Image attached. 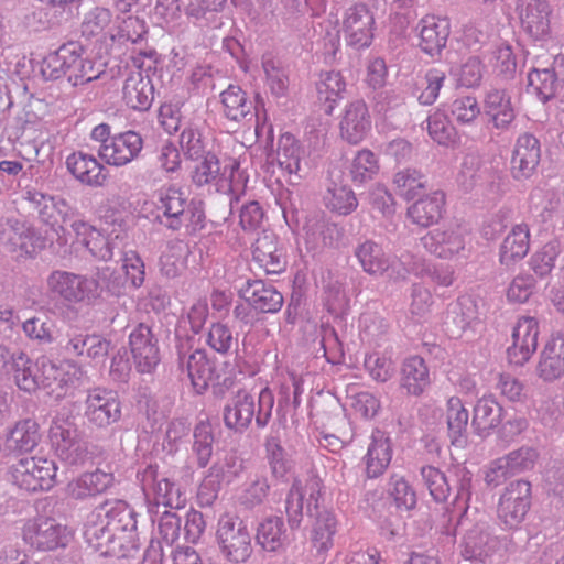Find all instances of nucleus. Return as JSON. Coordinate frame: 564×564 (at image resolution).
<instances>
[{"label": "nucleus", "mask_w": 564, "mask_h": 564, "mask_svg": "<svg viewBox=\"0 0 564 564\" xmlns=\"http://www.w3.org/2000/svg\"><path fill=\"white\" fill-rule=\"evenodd\" d=\"M141 212L148 219L172 230L185 226L188 232H196L204 227L203 210L188 203L181 188L172 185L156 189L143 202Z\"/></svg>", "instance_id": "nucleus-1"}, {"label": "nucleus", "mask_w": 564, "mask_h": 564, "mask_svg": "<svg viewBox=\"0 0 564 564\" xmlns=\"http://www.w3.org/2000/svg\"><path fill=\"white\" fill-rule=\"evenodd\" d=\"M74 212L64 199L51 198L41 210L43 220L51 226L69 223L74 242L85 247L94 257L108 260L112 257V247L108 236L84 219H73Z\"/></svg>", "instance_id": "nucleus-2"}, {"label": "nucleus", "mask_w": 564, "mask_h": 564, "mask_svg": "<svg viewBox=\"0 0 564 564\" xmlns=\"http://www.w3.org/2000/svg\"><path fill=\"white\" fill-rule=\"evenodd\" d=\"M196 186L213 184L218 188L227 187L232 193L242 192L248 182V175L240 169V162L235 158L224 159L207 152L197 161L191 173Z\"/></svg>", "instance_id": "nucleus-3"}, {"label": "nucleus", "mask_w": 564, "mask_h": 564, "mask_svg": "<svg viewBox=\"0 0 564 564\" xmlns=\"http://www.w3.org/2000/svg\"><path fill=\"white\" fill-rule=\"evenodd\" d=\"M274 398L269 389H263L258 398V410L254 394L247 389H239L226 405L224 421L227 427L243 431L252 419L259 427H264L272 413Z\"/></svg>", "instance_id": "nucleus-4"}, {"label": "nucleus", "mask_w": 564, "mask_h": 564, "mask_svg": "<svg viewBox=\"0 0 564 564\" xmlns=\"http://www.w3.org/2000/svg\"><path fill=\"white\" fill-rule=\"evenodd\" d=\"M57 466L42 456L24 457L11 467L14 485L29 492L47 491L56 482Z\"/></svg>", "instance_id": "nucleus-5"}, {"label": "nucleus", "mask_w": 564, "mask_h": 564, "mask_svg": "<svg viewBox=\"0 0 564 564\" xmlns=\"http://www.w3.org/2000/svg\"><path fill=\"white\" fill-rule=\"evenodd\" d=\"M216 538L224 556L235 563L247 561L252 553L247 524L236 514L225 513L217 525Z\"/></svg>", "instance_id": "nucleus-6"}, {"label": "nucleus", "mask_w": 564, "mask_h": 564, "mask_svg": "<svg viewBox=\"0 0 564 564\" xmlns=\"http://www.w3.org/2000/svg\"><path fill=\"white\" fill-rule=\"evenodd\" d=\"M22 539L41 551L65 547L73 539V531L52 518H35L24 522Z\"/></svg>", "instance_id": "nucleus-7"}, {"label": "nucleus", "mask_w": 564, "mask_h": 564, "mask_svg": "<svg viewBox=\"0 0 564 564\" xmlns=\"http://www.w3.org/2000/svg\"><path fill=\"white\" fill-rule=\"evenodd\" d=\"M531 505V484L525 480L510 482L501 494L497 516L505 528L517 529Z\"/></svg>", "instance_id": "nucleus-8"}, {"label": "nucleus", "mask_w": 564, "mask_h": 564, "mask_svg": "<svg viewBox=\"0 0 564 564\" xmlns=\"http://www.w3.org/2000/svg\"><path fill=\"white\" fill-rule=\"evenodd\" d=\"M50 440L57 456L69 465L82 463L87 448L79 438L78 430L69 417L57 416L50 429Z\"/></svg>", "instance_id": "nucleus-9"}, {"label": "nucleus", "mask_w": 564, "mask_h": 564, "mask_svg": "<svg viewBox=\"0 0 564 564\" xmlns=\"http://www.w3.org/2000/svg\"><path fill=\"white\" fill-rule=\"evenodd\" d=\"M84 416L98 429H106L121 419V402L117 392L106 388L89 389L85 399Z\"/></svg>", "instance_id": "nucleus-10"}, {"label": "nucleus", "mask_w": 564, "mask_h": 564, "mask_svg": "<svg viewBox=\"0 0 564 564\" xmlns=\"http://www.w3.org/2000/svg\"><path fill=\"white\" fill-rule=\"evenodd\" d=\"M514 12L532 40L546 41L551 37L553 10L547 0H514Z\"/></svg>", "instance_id": "nucleus-11"}, {"label": "nucleus", "mask_w": 564, "mask_h": 564, "mask_svg": "<svg viewBox=\"0 0 564 564\" xmlns=\"http://www.w3.org/2000/svg\"><path fill=\"white\" fill-rule=\"evenodd\" d=\"M48 291L69 303H80L93 299L98 290L94 279L67 271H54L47 278Z\"/></svg>", "instance_id": "nucleus-12"}, {"label": "nucleus", "mask_w": 564, "mask_h": 564, "mask_svg": "<svg viewBox=\"0 0 564 564\" xmlns=\"http://www.w3.org/2000/svg\"><path fill=\"white\" fill-rule=\"evenodd\" d=\"M376 20L372 11L364 3L349 7L343 19L341 31L348 46L360 50L373 40Z\"/></svg>", "instance_id": "nucleus-13"}, {"label": "nucleus", "mask_w": 564, "mask_h": 564, "mask_svg": "<svg viewBox=\"0 0 564 564\" xmlns=\"http://www.w3.org/2000/svg\"><path fill=\"white\" fill-rule=\"evenodd\" d=\"M143 149L140 133L128 130L116 133L108 144L99 147V158L109 166L122 167L134 161Z\"/></svg>", "instance_id": "nucleus-14"}, {"label": "nucleus", "mask_w": 564, "mask_h": 564, "mask_svg": "<svg viewBox=\"0 0 564 564\" xmlns=\"http://www.w3.org/2000/svg\"><path fill=\"white\" fill-rule=\"evenodd\" d=\"M322 494L323 481L315 475L294 481L286 498V513L290 523H300L304 506L308 509L317 508Z\"/></svg>", "instance_id": "nucleus-15"}, {"label": "nucleus", "mask_w": 564, "mask_h": 564, "mask_svg": "<svg viewBox=\"0 0 564 564\" xmlns=\"http://www.w3.org/2000/svg\"><path fill=\"white\" fill-rule=\"evenodd\" d=\"M539 323L534 317L523 316L518 319L512 330V344L507 349L510 364L523 366L530 360L538 347Z\"/></svg>", "instance_id": "nucleus-16"}, {"label": "nucleus", "mask_w": 564, "mask_h": 564, "mask_svg": "<svg viewBox=\"0 0 564 564\" xmlns=\"http://www.w3.org/2000/svg\"><path fill=\"white\" fill-rule=\"evenodd\" d=\"M41 367L40 387L55 400L65 398L75 382V365L66 361L56 364L45 356L39 358Z\"/></svg>", "instance_id": "nucleus-17"}, {"label": "nucleus", "mask_w": 564, "mask_h": 564, "mask_svg": "<svg viewBox=\"0 0 564 564\" xmlns=\"http://www.w3.org/2000/svg\"><path fill=\"white\" fill-rule=\"evenodd\" d=\"M371 131V116L364 100L346 105L339 121V134L350 144L362 142Z\"/></svg>", "instance_id": "nucleus-18"}, {"label": "nucleus", "mask_w": 564, "mask_h": 564, "mask_svg": "<svg viewBox=\"0 0 564 564\" xmlns=\"http://www.w3.org/2000/svg\"><path fill=\"white\" fill-rule=\"evenodd\" d=\"M129 345L138 371L149 373L154 370L160 361V354L151 328L139 324L129 336Z\"/></svg>", "instance_id": "nucleus-19"}, {"label": "nucleus", "mask_w": 564, "mask_h": 564, "mask_svg": "<svg viewBox=\"0 0 564 564\" xmlns=\"http://www.w3.org/2000/svg\"><path fill=\"white\" fill-rule=\"evenodd\" d=\"M422 241L429 252L451 259L465 249L466 234L460 226H448L427 232Z\"/></svg>", "instance_id": "nucleus-20"}, {"label": "nucleus", "mask_w": 564, "mask_h": 564, "mask_svg": "<svg viewBox=\"0 0 564 564\" xmlns=\"http://www.w3.org/2000/svg\"><path fill=\"white\" fill-rule=\"evenodd\" d=\"M66 167L84 185L101 187L107 183V170L93 154L83 151L74 152L67 156Z\"/></svg>", "instance_id": "nucleus-21"}, {"label": "nucleus", "mask_w": 564, "mask_h": 564, "mask_svg": "<svg viewBox=\"0 0 564 564\" xmlns=\"http://www.w3.org/2000/svg\"><path fill=\"white\" fill-rule=\"evenodd\" d=\"M421 50L431 57L438 56L447 43L451 33L448 19L427 14L419 23Z\"/></svg>", "instance_id": "nucleus-22"}, {"label": "nucleus", "mask_w": 564, "mask_h": 564, "mask_svg": "<svg viewBox=\"0 0 564 564\" xmlns=\"http://www.w3.org/2000/svg\"><path fill=\"white\" fill-rule=\"evenodd\" d=\"M541 156L539 140L530 133L520 134L511 155V172L516 178L529 177L536 169Z\"/></svg>", "instance_id": "nucleus-23"}, {"label": "nucleus", "mask_w": 564, "mask_h": 564, "mask_svg": "<svg viewBox=\"0 0 564 564\" xmlns=\"http://www.w3.org/2000/svg\"><path fill=\"white\" fill-rule=\"evenodd\" d=\"M485 113L497 130H508L516 119V108L507 89L494 88L484 99Z\"/></svg>", "instance_id": "nucleus-24"}, {"label": "nucleus", "mask_w": 564, "mask_h": 564, "mask_svg": "<svg viewBox=\"0 0 564 564\" xmlns=\"http://www.w3.org/2000/svg\"><path fill=\"white\" fill-rule=\"evenodd\" d=\"M431 383L430 369L423 357L414 355L403 360L400 369V387L408 395L421 397Z\"/></svg>", "instance_id": "nucleus-25"}, {"label": "nucleus", "mask_w": 564, "mask_h": 564, "mask_svg": "<svg viewBox=\"0 0 564 564\" xmlns=\"http://www.w3.org/2000/svg\"><path fill=\"white\" fill-rule=\"evenodd\" d=\"M531 232L525 223L516 224L508 231L499 248V262L505 267L514 265L530 250Z\"/></svg>", "instance_id": "nucleus-26"}, {"label": "nucleus", "mask_w": 564, "mask_h": 564, "mask_svg": "<svg viewBox=\"0 0 564 564\" xmlns=\"http://www.w3.org/2000/svg\"><path fill=\"white\" fill-rule=\"evenodd\" d=\"M446 195L437 189L415 200L408 208L410 220L421 227H429L437 223L445 210Z\"/></svg>", "instance_id": "nucleus-27"}, {"label": "nucleus", "mask_w": 564, "mask_h": 564, "mask_svg": "<svg viewBox=\"0 0 564 564\" xmlns=\"http://www.w3.org/2000/svg\"><path fill=\"white\" fill-rule=\"evenodd\" d=\"M252 257L267 274H279L286 268L285 254L273 235L265 234L256 240Z\"/></svg>", "instance_id": "nucleus-28"}, {"label": "nucleus", "mask_w": 564, "mask_h": 564, "mask_svg": "<svg viewBox=\"0 0 564 564\" xmlns=\"http://www.w3.org/2000/svg\"><path fill=\"white\" fill-rule=\"evenodd\" d=\"M80 55H84L82 45L76 42L66 43L45 57L43 73L54 79L63 75L69 78V74H73L79 63Z\"/></svg>", "instance_id": "nucleus-29"}, {"label": "nucleus", "mask_w": 564, "mask_h": 564, "mask_svg": "<svg viewBox=\"0 0 564 564\" xmlns=\"http://www.w3.org/2000/svg\"><path fill=\"white\" fill-rule=\"evenodd\" d=\"M392 459V445L390 438L377 431L371 435V442L364 456L367 478L375 479L384 474Z\"/></svg>", "instance_id": "nucleus-30"}, {"label": "nucleus", "mask_w": 564, "mask_h": 564, "mask_svg": "<svg viewBox=\"0 0 564 564\" xmlns=\"http://www.w3.org/2000/svg\"><path fill=\"white\" fill-rule=\"evenodd\" d=\"M241 294L250 306L262 313H276L283 305V295L261 280L248 281Z\"/></svg>", "instance_id": "nucleus-31"}, {"label": "nucleus", "mask_w": 564, "mask_h": 564, "mask_svg": "<svg viewBox=\"0 0 564 564\" xmlns=\"http://www.w3.org/2000/svg\"><path fill=\"white\" fill-rule=\"evenodd\" d=\"M39 371H41L39 359L34 362L22 351L12 355L8 373L20 390L28 393L35 392L40 388Z\"/></svg>", "instance_id": "nucleus-32"}, {"label": "nucleus", "mask_w": 564, "mask_h": 564, "mask_svg": "<svg viewBox=\"0 0 564 564\" xmlns=\"http://www.w3.org/2000/svg\"><path fill=\"white\" fill-rule=\"evenodd\" d=\"M41 441L40 425L34 419H22L6 434V446L13 453L32 452Z\"/></svg>", "instance_id": "nucleus-33"}, {"label": "nucleus", "mask_w": 564, "mask_h": 564, "mask_svg": "<svg viewBox=\"0 0 564 564\" xmlns=\"http://www.w3.org/2000/svg\"><path fill=\"white\" fill-rule=\"evenodd\" d=\"M317 100L325 113L332 115L338 104L345 98L347 83L339 72H325L316 83Z\"/></svg>", "instance_id": "nucleus-34"}, {"label": "nucleus", "mask_w": 564, "mask_h": 564, "mask_svg": "<svg viewBox=\"0 0 564 564\" xmlns=\"http://www.w3.org/2000/svg\"><path fill=\"white\" fill-rule=\"evenodd\" d=\"M84 538L93 550L102 555L116 553L115 534L106 516L91 514L85 525Z\"/></svg>", "instance_id": "nucleus-35"}, {"label": "nucleus", "mask_w": 564, "mask_h": 564, "mask_svg": "<svg viewBox=\"0 0 564 564\" xmlns=\"http://www.w3.org/2000/svg\"><path fill=\"white\" fill-rule=\"evenodd\" d=\"M153 98L154 90L149 78L141 72L128 76L122 88V99L129 108L139 111L148 110Z\"/></svg>", "instance_id": "nucleus-36"}, {"label": "nucleus", "mask_w": 564, "mask_h": 564, "mask_svg": "<svg viewBox=\"0 0 564 564\" xmlns=\"http://www.w3.org/2000/svg\"><path fill=\"white\" fill-rule=\"evenodd\" d=\"M445 415L447 433L451 444L455 447H464L467 442V426L469 421L468 410L460 398L453 395L446 400Z\"/></svg>", "instance_id": "nucleus-37"}, {"label": "nucleus", "mask_w": 564, "mask_h": 564, "mask_svg": "<svg viewBox=\"0 0 564 564\" xmlns=\"http://www.w3.org/2000/svg\"><path fill=\"white\" fill-rule=\"evenodd\" d=\"M113 484V475L101 470L85 473L72 480L68 494L74 499H85L106 491Z\"/></svg>", "instance_id": "nucleus-38"}, {"label": "nucleus", "mask_w": 564, "mask_h": 564, "mask_svg": "<svg viewBox=\"0 0 564 564\" xmlns=\"http://www.w3.org/2000/svg\"><path fill=\"white\" fill-rule=\"evenodd\" d=\"M564 336H557L549 343L538 364L539 377L544 381H554L564 373Z\"/></svg>", "instance_id": "nucleus-39"}, {"label": "nucleus", "mask_w": 564, "mask_h": 564, "mask_svg": "<svg viewBox=\"0 0 564 564\" xmlns=\"http://www.w3.org/2000/svg\"><path fill=\"white\" fill-rule=\"evenodd\" d=\"M286 528L281 517H269L263 519L257 527L256 541L268 552H276L284 545Z\"/></svg>", "instance_id": "nucleus-40"}, {"label": "nucleus", "mask_w": 564, "mask_h": 564, "mask_svg": "<svg viewBox=\"0 0 564 564\" xmlns=\"http://www.w3.org/2000/svg\"><path fill=\"white\" fill-rule=\"evenodd\" d=\"M225 116L232 121H240L251 116L253 102L247 93L237 85H229L220 94Z\"/></svg>", "instance_id": "nucleus-41"}, {"label": "nucleus", "mask_w": 564, "mask_h": 564, "mask_svg": "<svg viewBox=\"0 0 564 564\" xmlns=\"http://www.w3.org/2000/svg\"><path fill=\"white\" fill-rule=\"evenodd\" d=\"M337 518L333 512L318 513L311 530V543L317 552H326L333 546L337 532Z\"/></svg>", "instance_id": "nucleus-42"}, {"label": "nucleus", "mask_w": 564, "mask_h": 564, "mask_svg": "<svg viewBox=\"0 0 564 564\" xmlns=\"http://www.w3.org/2000/svg\"><path fill=\"white\" fill-rule=\"evenodd\" d=\"M325 206L338 215H349L358 206L354 191L346 184L333 182L324 195Z\"/></svg>", "instance_id": "nucleus-43"}, {"label": "nucleus", "mask_w": 564, "mask_h": 564, "mask_svg": "<svg viewBox=\"0 0 564 564\" xmlns=\"http://www.w3.org/2000/svg\"><path fill=\"white\" fill-rule=\"evenodd\" d=\"M187 376L197 393L205 391L213 379V366L205 351L195 350L186 361Z\"/></svg>", "instance_id": "nucleus-44"}, {"label": "nucleus", "mask_w": 564, "mask_h": 564, "mask_svg": "<svg viewBox=\"0 0 564 564\" xmlns=\"http://www.w3.org/2000/svg\"><path fill=\"white\" fill-rule=\"evenodd\" d=\"M393 185L398 195L412 200L426 188L427 178L421 171L408 167L394 174Z\"/></svg>", "instance_id": "nucleus-45"}, {"label": "nucleus", "mask_w": 564, "mask_h": 564, "mask_svg": "<svg viewBox=\"0 0 564 564\" xmlns=\"http://www.w3.org/2000/svg\"><path fill=\"white\" fill-rule=\"evenodd\" d=\"M501 417V405L492 398L482 397L474 408L473 424L479 433H488L500 424Z\"/></svg>", "instance_id": "nucleus-46"}, {"label": "nucleus", "mask_w": 564, "mask_h": 564, "mask_svg": "<svg viewBox=\"0 0 564 564\" xmlns=\"http://www.w3.org/2000/svg\"><path fill=\"white\" fill-rule=\"evenodd\" d=\"M362 269L369 274H381L388 267L389 261L382 248L373 241H365L356 249Z\"/></svg>", "instance_id": "nucleus-47"}, {"label": "nucleus", "mask_w": 564, "mask_h": 564, "mask_svg": "<svg viewBox=\"0 0 564 564\" xmlns=\"http://www.w3.org/2000/svg\"><path fill=\"white\" fill-rule=\"evenodd\" d=\"M121 270L124 281L115 278L110 283L113 288L124 286L140 288L144 282V263L135 251H127L121 258Z\"/></svg>", "instance_id": "nucleus-48"}, {"label": "nucleus", "mask_w": 564, "mask_h": 564, "mask_svg": "<svg viewBox=\"0 0 564 564\" xmlns=\"http://www.w3.org/2000/svg\"><path fill=\"white\" fill-rule=\"evenodd\" d=\"M351 180L355 183H365L372 180L379 172V162L375 153L368 149L359 150L350 165Z\"/></svg>", "instance_id": "nucleus-49"}, {"label": "nucleus", "mask_w": 564, "mask_h": 564, "mask_svg": "<svg viewBox=\"0 0 564 564\" xmlns=\"http://www.w3.org/2000/svg\"><path fill=\"white\" fill-rule=\"evenodd\" d=\"M480 105L475 96H457L449 106L453 120L459 126L474 123L480 116Z\"/></svg>", "instance_id": "nucleus-50"}, {"label": "nucleus", "mask_w": 564, "mask_h": 564, "mask_svg": "<svg viewBox=\"0 0 564 564\" xmlns=\"http://www.w3.org/2000/svg\"><path fill=\"white\" fill-rule=\"evenodd\" d=\"M276 160L290 174L300 170V145L291 133H284L278 141Z\"/></svg>", "instance_id": "nucleus-51"}, {"label": "nucleus", "mask_w": 564, "mask_h": 564, "mask_svg": "<svg viewBox=\"0 0 564 564\" xmlns=\"http://www.w3.org/2000/svg\"><path fill=\"white\" fill-rule=\"evenodd\" d=\"M489 64L498 76L512 77L517 69V57L511 45L498 44L490 54Z\"/></svg>", "instance_id": "nucleus-52"}, {"label": "nucleus", "mask_w": 564, "mask_h": 564, "mask_svg": "<svg viewBox=\"0 0 564 564\" xmlns=\"http://www.w3.org/2000/svg\"><path fill=\"white\" fill-rule=\"evenodd\" d=\"M421 475L434 501L445 502L449 496L451 487L443 471L433 466H424Z\"/></svg>", "instance_id": "nucleus-53"}, {"label": "nucleus", "mask_w": 564, "mask_h": 564, "mask_svg": "<svg viewBox=\"0 0 564 564\" xmlns=\"http://www.w3.org/2000/svg\"><path fill=\"white\" fill-rule=\"evenodd\" d=\"M556 75L553 69H533L528 75L529 88L538 95L543 102L547 101L555 90Z\"/></svg>", "instance_id": "nucleus-54"}, {"label": "nucleus", "mask_w": 564, "mask_h": 564, "mask_svg": "<svg viewBox=\"0 0 564 564\" xmlns=\"http://www.w3.org/2000/svg\"><path fill=\"white\" fill-rule=\"evenodd\" d=\"M227 0H182L184 13L196 21L209 20L223 11Z\"/></svg>", "instance_id": "nucleus-55"}, {"label": "nucleus", "mask_w": 564, "mask_h": 564, "mask_svg": "<svg viewBox=\"0 0 564 564\" xmlns=\"http://www.w3.org/2000/svg\"><path fill=\"white\" fill-rule=\"evenodd\" d=\"M106 64L100 59H96L89 56H79V63L75 67L73 74H69V82L74 86L84 85L91 80H95L104 74Z\"/></svg>", "instance_id": "nucleus-56"}, {"label": "nucleus", "mask_w": 564, "mask_h": 564, "mask_svg": "<svg viewBox=\"0 0 564 564\" xmlns=\"http://www.w3.org/2000/svg\"><path fill=\"white\" fill-rule=\"evenodd\" d=\"M120 20L117 33H109L111 39L130 41L137 43L142 40L148 32L147 23L139 17V13L129 14Z\"/></svg>", "instance_id": "nucleus-57"}, {"label": "nucleus", "mask_w": 564, "mask_h": 564, "mask_svg": "<svg viewBox=\"0 0 564 564\" xmlns=\"http://www.w3.org/2000/svg\"><path fill=\"white\" fill-rule=\"evenodd\" d=\"M390 496L400 511H410L416 506V495L409 482L401 476L393 475L390 478Z\"/></svg>", "instance_id": "nucleus-58"}, {"label": "nucleus", "mask_w": 564, "mask_h": 564, "mask_svg": "<svg viewBox=\"0 0 564 564\" xmlns=\"http://www.w3.org/2000/svg\"><path fill=\"white\" fill-rule=\"evenodd\" d=\"M427 132L435 142L442 145L453 143L456 137L454 127L440 111H435L427 118Z\"/></svg>", "instance_id": "nucleus-59"}, {"label": "nucleus", "mask_w": 564, "mask_h": 564, "mask_svg": "<svg viewBox=\"0 0 564 564\" xmlns=\"http://www.w3.org/2000/svg\"><path fill=\"white\" fill-rule=\"evenodd\" d=\"M206 343L213 350L219 354H227L236 344V339L227 324L217 322L210 325Z\"/></svg>", "instance_id": "nucleus-60"}, {"label": "nucleus", "mask_w": 564, "mask_h": 564, "mask_svg": "<svg viewBox=\"0 0 564 564\" xmlns=\"http://www.w3.org/2000/svg\"><path fill=\"white\" fill-rule=\"evenodd\" d=\"M267 459L274 477L282 478L290 470V463L285 452L276 437H270L265 442Z\"/></svg>", "instance_id": "nucleus-61"}, {"label": "nucleus", "mask_w": 564, "mask_h": 564, "mask_svg": "<svg viewBox=\"0 0 564 564\" xmlns=\"http://www.w3.org/2000/svg\"><path fill=\"white\" fill-rule=\"evenodd\" d=\"M185 254L186 250L180 245L169 247L160 258L161 272L167 278L178 275L186 265Z\"/></svg>", "instance_id": "nucleus-62"}, {"label": "nucleus", "mask_w": 564, "mask_h": 564, "mask_svg": "<svg viewBox=\"0 0 564 564\" xmlns=\"http://www.w3.org/2000/svg\"><path fill=\"white\" fill-rule=\"evenodd\" d=\"M214 436L208 426L200 425L195 429L193 452L200 468L208 465L213 455Z\"/></svg>", "instance_id": "nucleus-63"}, {"label": "nucleus", "mask_w": 564, "mask_h": 564, "mask_svg": "<svg viewBox=\"0 0 564 564\" xmlns=\"http://www.w3.org/2000/svg\"><path fill=\"white\" fill-rule=\"evenodd\" d=\"M558 245L554 241L545 243L531 257V268L540 276L547 275L555 265Z\"/></svg>", "instance_id": "nucleus-64"}]
</instances>
